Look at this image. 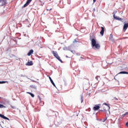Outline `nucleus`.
I'll use <instances>...</instances> for the list:
<instances>
[{
    "instance_id": "obj_9",
    "label": "nucleus",
    "mask_w": 128,
    "mask_h": 128,
    "mask_svg": "<svg viewBox=\"0 0 128 128\" xmlns=\"http://www.w3.org/2000/svg\"><path fill=\"white\" fill-rule=\"evenodd\" d=\"M114 16V18L115 19V20H120L122 19V18H120V17H118V16H116V14H114L113 16Z\"/></svg>"
},
{
    "instance_id": "obj_8",
    "label": "nucleus",
    "mask_w": 128,
    "mask_h": 128,
    "mask_svg": "<svg viewBox=\"0 0 128 128\" xmlns=\"http://www.w3.org/2000/svg\"><path fill=\"white\" fill-rule=\"evenodd\" d=\"M128 23L124 24V26L123 28L124 30L126 32V30L128 29Z\"/></svg>"
},
{
    "instance_id": "obj_3",
    "label": "nucleus",
    "mask_w": 128,
    "mask_h": 128,
    "mask_svg": "<svg viewBox=\"0 0 128 128\" xmlns=\"http://www.w3.org/2000/svg\"><path fill=\"white\" fill-rule=\"evenodd\" d=\"M8 4V0H0V6H4Z\"/></svg>"
},
{
    "instance_id": "obj_24",
    "label": "nucleus",
    "mask_w": 128,
    "mask_h": 128,
    "mask_svg": "<svg viewBox=\"0 0 128 128\" xmlns=\"http://www.w3.org/2000/svg\"><path fill=\"white\" fill-rule=\"evenodd\" d=\"M114 100H118V98H114Z\"/></svg>"
},
{
    "instance_id": "obj_1",
    "label": "nucleus",
    "mask_w": 128,
    "mask_h": 128,
    "mask_svg": "<svg viewBox=\"0 0 128 128\" xmlns=\"http://www.w3.org/2000/svg\"><path fill=\"white\" fill-rule=\"evenodd\" d=\"M92 45L93 48H96L97 50H100V45L96 43V41L94 38H92Z\"/></svg>"
},
{
    "instance_id": "obj_5",
    "label": "nucleus",
    "mask_w": 128,
    "mask_h": 128,
    "mask_svg": "<svg viewBox=\"0 0 128 128\" xmlns=\"http://www.w3.org/2000/svg\"><path fill=\"white\" fill-rule=\"evenodd\" d=\"M100 108V107L98 105H96L93 108L94 110H98Z\"/></svg>"
},
{
    "instance_id": "obj_14",
    "label": "nucleus",
    "mask_w": 128,
    "mask_h": 128,
    "mask_svg": "<svg viewBox=\"0 0 128 128\" xmlns=\"http://www.w3.org/2000/svg\"><path fill=\"white\" fill-rule=\"evenodd\" d=\"M104 105L106 106V107L107 108H110V104H108L104 103L103 106Z\"/></svg>"
},
{
    "instance_id": "obj_30",
    "label": "nucleus",
    "mask_w": 128,
    "mask_h": 128,
    "mask_svg": "<svg viewBox=\"0 0 128 128\" xmlns=\"http://www.w3.org/2000/svg\"><path fill=\"white\" fill-rule=\"evenodd\" d=\"M94 2H96V0H93Z\"/></svg>"
},
{
    "instance_id": "obj_12",
    "label": "nucleus",
    "mask_w": 128,
    "mask_h": 128,
    "mask_svg": "<svg viewBox=\"0 0 128 128\" xmlns=\"http://www.w3.org/2000/svg\"><path fill=\"white\" fill-rule=\"evenodd\" d=\"M34 64L32 63V61L28 62L26 64V66H32Z\"/></svg>"
},
{
    "instance_id": "obj_4",
    "label": "nucleus",
    "mask_w": 128,
    "mask_h": 128,
    "mask_svg": "<svg viewBox=\"0 0 128 128\" xmlns=\"http://www.w3.org/2000/svg\"><path fill=\"white\" fill-rule=\"evenodd\" d=\"M32 0H28L26 2V3L22 6V8H26V6H28V4H30V3L32 2Z\"/></svg>"
},
{
    "instance_id": "obj_19",
    "label": "nucleus",
    "mask_w": 128,
    "mask_h": 128,
    "mask_svg": "<svg viewBox=\"0 0 128 128\" xmlns=\"http://www.w3.org/2000/svg\"><path fill=\"white\" fill-rule=\"evenodd\" d=\"M0 82V84H6V82H8V81H2Z\"/></svg>"
},
{
    "instance_id": "obj_10",
    "label": "nucleus",
    "mask_w": 128,
    "mask_h": 128,
    "mask_svg": "<svg viewBox=\"0 0 128 128\" xmlns=\"http://www.w3.org/2000/svg\"><path fill=\"white\" fill-rule=\"evenodd\" d=\"M32 54H34V50H30V52H28V56H32Z\"/></svg>"
},
{
    "instance_id": "obj_17",
    "label": "nucleus",
    "mask_w": 128,
    "mask_h": 128,
    "mask_svg": "<svg viewBox=\"0 0 128 128\" xmlns=\"http://www.w3.org/2000/svg\"><path fill=\"white\" fill-rule=\"evenodd\" d=\"M49 78L50 80V82H51L52 84H54V81L52 80V78L49 77Z\"/></svg>"
},
{
    "instance_id": "obj_27",
    "label": "nucleus",
    "mask_w": 128,
    "mask_h": 128,
    "mask_svg": "<svg viewBox=\"0 0 128 128\" xmlns=\"http://www.w3.org/2000/svg\"><path fill=\"white\" fill-rule=\"evenodd\" d=\"M110 38H112V34H110Z\"/></svg>"
},
{
    "instance_id": "obj_7",
    "label": "nucleus",
    "mask_w": 128,
    "mask_h": 128,
    "mask_svg": "<svg viewBox=\"0 0 128 128\" xmlns=\"http://www.w3.org/2000/svg\"><path fill=\"white\" fill-rule=\"evenodd\" d=\"M0 118H4V120H10V118L8 117L5 116L4 115L0 114Z\"/></svg>"
},
{
    "instance_id": "obj_26",
    "label": "nucleus",
    "mask_w": 128,
    "mask_h": 128,
    "mask_svg": "<svg viewBox=\"0 0 128 128\" xmlns=\"http://www.w3.org/2000/svg\"><path fill=\"white\" fill-rule=\"evenodd\" d=\"M126 126L128 128V122H127L126 124Z\"/></svg>"
},
{
    "instance_id": "obj_16",
    "label": "nucleus",
    "mask_w": 128,
    "mask_h": 128,
    "mask_svg": "<svg viewBox=\"0 0 128 128\" xmlns=\"http://www.w3.org/2000/svg\"><path fill=\"white\" fill-rule=\"evenodd\" d=\"M6 108V106L0 104V108Z\"/></svg>"
},
{
    "instance_id": "obj_15",
    "label": "nucleus",
    "mask_w": 128,
    "mask_h": 128,
    "mask_svg": "<svg viewBox=\"0 0 128 128\" xmlns=\"http://www.w3.org/2000/svg\"><path fill=\"white\" fill-rule=\"evenodd\" d=\"M27 94H30V96H31L32 98H34V94L32 93L28 92H27Z\"/></svg>"
},
{
    "instance_id": "obj_31",
    "label": "nucleus",
    "mask_w": 128,
    "mask_h": 128,
    "mask_svg": "<svg viewBox=\"0 0 128 128\" xmlns=\"http://www.w3.org/2000/svg\"><path fill=\"white\" fill-rule=\"evenodd\" d=\"M80 58H83L82 57H80Z\"/></svg>"
},
{
    "instance_id": "obj_23",
    "label": "nucleus",
    "mask_w": 128,
    "mask_h": 128,
    "mask_svg": "<svg viewBox=\"0 0 128 128\" xmlns=\"http://www.w3.org/2000/svg\"><path fill=\"white\" fill-rule=\"evenodd\" d=\"M106 120H108V118L106 117L103 120V122H106Z\"/></svg>"
},
{
    "instance_id": "obj_29",
    "label": "nucleus",
    "mask_w": 128,
    "mask_h": 128,
    "mask_svg": "<svg viewBox=\"0 0 128 128\" xmlns=\"http://www.w3.org/2000/svg\"><path fill=\"white\" fill-rule=\"evenodd\" d=\"M77 42L76 40H74L73 41V43L74 44V42Z\"/></svg>"
},
{
    "instance_id": "obj_20",
    "label": "nucleus",
    "mask_w": 128,
    "mask_h": 128,
    "mask_svg": "<svg viewBox=\"0 0 128 128\" xmlns=\"http://www.w3.org/2000/svg\"><path fill=\"white\" fill-rule=\"evenodd\" d=\"M38 100H39L40 102H42V98H40V96H38Z\"/></svg>"
},
{
    "instance_id": "obj_33",
    "label": "nucleus",
    "mask_w": 128,
    "mask_h": 128,
    "mask_svg": "<svg viewBox=\"0 0 128 128\" xmlns=\"http://www.w3.org/2000/svg\"><path fill=\"white\" fill-rule=\"evenodd\" d=\"M1 82H0V84Z\"/></svg>"
},
{
    "instance_id": "obj_21",
    "label": "nucleus",
    "mask_w": 128,
    "mask_h": 128,
    "mask_svg": "<svg viewBox=\"0 0 128 128\" xmlns=\"http://www.w3.org/2000/svg\"><path fill=\"white\" fill-rule=\"evenodd\" d=\"M84 102V98L82 97L81 98V102Z\"/></svg>"
},
{
    "instance_id": "obj_18",
    "label": "nucleus",
    "mask_w": 128,
    "mask_h": 128,
    "mask_svg": "<svg viewBox=\"0 0 128 128\" xmlns=\"http://www.w3.org/2000/svg\"><path fill=\"white\" fill-rule=\"evenodd\" d=\"M52 8H48V6L46 8V10H52Z\"/></svg>"
},
{
    "instance_id": "obj_28",
    "label": "nucleus",
    "mask_w": 128,
    "mask_h": 128,
    "mask_svg": "<svg viewBox=\"0 0 128 128\" xmlns=\"http://www.w3.org/2000/svg\"><path fill=\"white\" fill-rule=\"evenodd\" d=\"M52 84H53L54 86H56V84H54V82L52 83Z\"/></svg>"
},
{
    "instance_id": "obj_6",
    "label": "nucleus",
    "mask_w": 128,
    "mask_h": 128,
    "mask_svg": "<svg viewBox=\"0 0 128 128\" xmlns=\"http://www.w3.org/2000/svg\"><path fill=\"white\" fill-rule=\"evenodd\" d=\"M101 31L100 32V34L102 36H104V28L101 26Z\"/></svg>"
},
{
    "instance_id": "obj_2",
    "label": "nucleus",
    "mask_w": 128,
    "mask_h": 128,
    "mask_svg": "<svg viewBox=\"0 0 128 128\" xmlns=\"http://www.w3.org/2000/svg\"><path fill=\"white\" fill-rule=\"evenodd\" d=\"M52 54L54 55V56L59 60L60 62L62 63V60H60V57L58 56V52L56 51H52Z\"/></svg>"
},
{
    "instance_id": "obj_11",
    "label": "nucleus",
    "mask_w": 128,
    "mask_h": 128,
    "mask_svg": "<svg viewBox=\"0 0 128 128\" xmlns=\"http://www.w3.org/2000/svg\"><path fill=\"white\" fill-rule=\"evenodd\" d=\"M102 108L104 110H101V112H104H104H106L107 110H110V108H108L106 106H102Z\"/></svg>"
},
{
    "instance_id": "obj_13",
    "label": "nucleus",
    "mask_w": 128,
    "mask_h": 128,
    "mask_svg": "<svg viewBox=\"0 0 128 128\" xmlns=\"http://www.w3.org/2000/svg\"><path fill=\"white\" fill-rule=\"evenodd\" d=\"M128 74V72L123 71V72H119V73L118 74Z\"/></svg>"
},
{
    "instance_id": "obj_32",
    "label": "nucleus",
    "mask_w": 128,
    "mask_h": 128,
    "mask_svg": "<svg viewBox=\"0 0 128 128\" xmlns=\"http://www.w3.org/2000/svg\"><path fill=\"white\" fill-rule=\"evenodd\" d=\"M66 58H68V56H66Z\"/></svg>"
},
{
    "instance_id": "obj_22",
    "label": "nucleus",
    "mask_w": 128,
    "mask_h": 128,
    "mask_svg": "<svg viewBox=\"0 0 128 128\" xmlns=\"http://www.w3.org/2000/svg\"><path fill=\"white\" fill-rule=\"evenodd\" d=\"M98 78H100L98 76H96V80H98Z\"/></svg>"
},
{
    "instance_id": "obj_25",
    "label": "nucleus",
    "mask_w": 128,
    "mask_h": 128,
    "mask_svg": "<svg viewBox=\"0 0 128 128\" xmlns=\"http://www.w3.org/2000/svg\"><path fill=\"white\" fill-rule=\"evenodd\" d=\"M128 112H126V114H124V116H128Z\"/></svg>"
}]
</instances>
